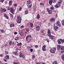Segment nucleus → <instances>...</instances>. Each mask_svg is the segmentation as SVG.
<instances>
[{"mask_svg": "<svg viewBox=\"0 0 64 64\" xmlns=\"http://www.w3.org/2000/svg\"><path fill=\"white\" fill-rule=\"evenodd\" d=\"M4 1V0H0V2H2V3H3Z\"/></svg>", "mask_w": 64, "mask_h": 64, "instance_id": "nucleus-49", "label": "nucleus"}, {"mask_svg": "<svg viewBox=\"0 0 64 64\" xmlns=\"http://www.w3.org/2000/svg\"><path fill=\"white\" fill-rule=\"evenodd\" d=\"M6 17V19H8V18H9V17H8V16H7Z\"/></svg>", "mask_w": 64, "mask_h": 64, "instance_id": "nucleus-56", "label": "nucleus"}, {"mask_svg": "<svg viewBox=\"0 0 64 64\" xmlns=\"http://www.w3.org/2000/svg\"><path fill=\"white\" fill-rule=\"evenodd\" d=\"M20 54L19 56L20 57V58H22H22H25V56L22 54L21 52H20Z\"/></svg>", "mask_w": 64, "mask_h": 64, "instance_id": "nucleus-2", "label": "nucleus"}, {"mask_svg": "<svg viewBox=\"0 0 64 64\" xmlns=\"http://www.w3.org/2000/svg\"><path fill=\"white\" fill-rule=\"evenodd\" d=\"M36 64H40V63L39 62H36Z\"/></svg>", "mask_w": 64, "mask_h": 64, "instance_id": "nucleus-64", "label": "nucleus"}, {"mask_svg": "<svg viewBox=\"0 0 64 64\" xmlns=\"http://www.w3.org/2000/svg\"><path fill=\"white\" fill-rule=\"evenodd\" d=\"M59 24V22L58 21L56 23V24L57 25V24Z\"/></svg>", "mask_w": 64, "mask_h": 64, "instance_id": "nucleus-36", "label": "nucleus"}, {"mask_svg": "<svg viewBox=\"0 0 64 64\" xmlns=\"http://www.w3.org/2000/svg\"><path fill=\"white\" fill-rule=\"evenodd\" d=\"M14 64H19V62H17V63H16V62H14L13 63Z\"/></svg>", "mask_w": 64, "mask_h": 64, "instance_id": "nucleus-46", "label": "nucleus"}, {"mask_svg": "<svg viewBox=\"0 0 64 64\" xmlns=\"http://www.w3.org/2000/svg\"><path fill=\"white\" fill-rule=\"evenodd\" d=\"M54 49L55 51H56V48H54Z\"/></svg>", "mask_w": 64, "mask_h": 64, "instance_id": "nucleus-60", "label": "nucleus"}, {"mask_svg": "<svg viewBox=\"0 0 64 64\" xmlns=\"http://www.w3.org/2000/svg\"><path fill=\"white\" fill-rule=\"evenodd\" d=\"M28 14V11L27 10H26L25 11V14Z\"/></svg>", "mask_w": 64, "mask_h": 64, "instance_id": "nucleus-34", "label": "nucleus"}, {"mask_svg": "<svg viewBox=\"0 0 64 64\" xmlns=\"http://www.w3.org/2000/svg\"><path fill=\"white\" fill-rule=\"evenodd\" d=\"M50 37V38L52 40H53V39H55V37L54 36H51V35H50V36H48Z\"/></svg>", "mask_w": 64, "mask_h": 64, "instance_id": "nucleus-10", "label": "nucleus"}, {"mask_svg": "<svg viewBox=\"0 0 64 64\" xmlns=\"http://www.w3.org/2000/svg\"><path fill=\"white\" fill-rule=\"evenodd\" d=\"M10 27H13V25H12V24H11L10 25Z\"/></svg>", "mask_w": 64, "mask_h": 64, "instance_id": "nucleus-54", "label": "nucleus"}, {"mask_svg": "<svg viewBox=\"0 0 64 64\" xmlns=\"http://www.w3.org/2000/svg\"><path fill=\"white\" fill-rule=\"evenodd\" d=\"M14 35H16V34H17V32H14Z\"/></svg>", "mask_w": 64, "mask_h": 64, "instance_id": "nucleus-48", "label": "nucleus"}, {"mask_svg": "<svg viewBox=\"0 0 64 64\" xmlns=\"http://www.w3.org/2000/svg\"><path fill=\"white\" fill-rule=\"evenodd\" d=\"M53 64H57V62L56 61H54L53 62Z\"/></svg>", "mask_w": 64, "mask_h": 64, "instance_id": "nucleus-38", "label": "nucleus"}, {"mask_svg": "<svg viewBox=\"0 0 64 64\" xmlns=\"http://www.w3.org/2000/svg\"><path fill=\"white\" fill-rule=\"evenodd\" d=\"M53 28L54 29V30H56V31H57V29H58L59 28L57 26H55V24H54V26H53Z\"/></svg>", "mask_w": 64, "mask_h": 64, "instance_id": "nucleus-5", "label": "nucleus"}, {"mask_svg": "<svg viewBox=\"0 0 64 64\" xmlns=\"http://www.w3.org/2000/svg\"><path fill=\"white\" fill-rule=\"evenodd\" d=\"M40 5H42V6H44V3L43 2H41L40 3Z\"/></svg>", "mask_w": 64, "mask_h": 64, "instance_id": "nucleus-29", "label": "nucleus"}, {"mask_svg": "<svg viewBox=\"0 0 64 64\" xmlns=\"http://www.w3.org/2000/svg\"><path fill=\"white\" fill-rule=\"evenodd\" d=\"M38 46L37 45H36L35 46V47L36 48H38Z\"/></svg>", "mask_w": 64, "mask_h": 64, "instance_id": "nucleus-61", "label": "nucleus"}, {"mask_svg": "<svg viewBox=\"0 0 64 64\" xmlns=\"http://www.w3.org/2000/svg\"><path fill=\"white\" fill-rule=\"evenodd\" d=\"M50 30H48V36H51V34H50Z\"/></svg>", "mask_w": 64, "mask_h": 64, "instance_id": "nucleus-16", "label": "nucleus"}, {"mask_svg": "<svg viewBox=\"0 0 64 64\" xmlns=\"http://www.w3.org/2000/svg\"><path fill=\"white\" fill-rule=\"evenodd\" d=\"M53 0H49V3L50 5H51V4H52Z\"/></svg>", "mask_w": 64, "mask_h": 64, "instance_id": "nucleus-17", "label": "nucleus"}, {"mask_svg": "<svg viewBox=\"0 0 64 64\" xmlns=\"http://www.w3.org/2000/svg\"><path fill=\"white\" fill-rule=\"evenodd\" d=\"M31 7H32V5H29V6H28V8H31Z\"/></svg>", "mask_w": 64, "mask_h": 64, "instance_id": "nucleus-42", "label": "nucleus"}, {"mask_svg": "<svg viewBox=\"0 0 64 64\" xmlns=\"http://www.w3.org/2000/svg\"><path fill=\"white\" fill-rule=\"evenodd\" d=\"M2 11H3V12H5L6 11V9L5 8H2Z\"/></svg>", "mask_w": 64, "mask_h": 64, "instance_id": "nucleus-23", "label": "nucleus"}, {"mask_svg": "<svg viewBox=\"0 0 64 64\" xmlns=\"http://www.w3.org/2000/svg\"><path fill=\"white\" fill-rule=\"evenodd\" d=\"M55 19L53 18H52L50 19V21H51V22H54V21H55Z\"/></svg>", "mask_w": 64, "mask_h": 64, "instance_id": "nucleus-11", "label": "nucleus"}, {"mask_svg": "<svg viewBox=\"0 0 64 64\" xmlns=\"http://www.w3.org/2000/svg\"><path fill=\"white\" fill-rule=\"evenodd\" d=\"M60 49L62 50H64V47L63 46H62L60 47Z\"/></svg>", "mask_w": 64, "mask_h": 64, "instance_id": "nucleus-30", "label": "nucleus"}, {"mask_svg": "<svg viewBox=\"0 0 64 64\" xmlns=\"http://www.w3.org/2000/svg\"><path fill=\"white\" fill-rule=\"evenodd\" d=\"M61 53H64V50H62V51L61 52Z\"/></svg>", "mask_w": 64, "mask_h": 64, "instance_id": "nucleus-52", "label": "nucleus"}, {"mask_svg": "<svg viewBox=\"0 0 64 64\" xmlns=\"http://www.w3.org/2000/svg\"><path fill=\"white\" fill-rule=\"evenodd\" d=\"M46 40L47 41V42H49V39H48V38H46Z\"/></svg>", "mask_w": 64, "mask_h": 64, "instance_id": "nucleus-37", "label": "nucleus"}, {"mask_svg": "<svg viewBox=\"0 0 64 64\" xmlns=\"http://www.w3.org/2000/svg\"><path fill=\"white\" fill-rule=\"evenodd\" d=\"M14 7H16V6H17V4H14Z\"/></svg>", "mask_w": 64, "mask_h": 64, "instance_id": "nucleus-55", "label": "nucleus"}, {"mask_svg": "<svg viewBox=\"0 0 64 64\" xmlns=\"http://www.w3.org/2000/svg\"><path fill=\"white\" fill-rule=\"evenodd\" d=\"M58 44H61V42H60V40H58Z\"/></svg>", "mask_w": 64, "mask_h": 64, "instance_id": "nucleus-27", "label": "nucleus"}, {"mask_svg": "<svg viewBox=\"0 0 64 64\" xmlns=\"http://www.w3.org/2000/svg\"><path fill=\"white\" fill-rule=\"evenodd\" d=\"M57 26H58L59 27H61V25L60 24H57L56 25Z\"/></svg>", "mask_w": 64, "mask_h": 64, "instance_id": "nucleus-26", "label": "nucleus"}, {"mask_svg": "<svg viewBox=\"0 0 64 64\" xmlns=\"http://www.w3.org/2000/svg\"><path fill=\"white\" fill-rule=\"evenodd\" d=\"M46 10L50 14H51L52 13V10H49V9L48 8H47L46 9Z\"/></svg>", "mask_w": 64, "mask_h": 64, "instance_id": "nucleus-6", "label": "nucleus"}, {"mask_svg": "<svg viewBox=\"0 0 64 64\" xmlns=\"http://www.w3.org/2000/svg\"><path fill=\"white\" fill-rule=\"evenodd\" d=\"M60 40L61 42H62V43H63V42L64 43V39L63 40H62V39H60Z\"/></svg>", "mask_w": 64, "mask_h": 64, "instance_id": "nucleus-31", "label": "nucleus"}, {"mask_svg": "<svg viewBox=\"0 0 64 64\" xmlns=\"http://www.w3.org/2000/svg\"><path fill=\"white\" fill-rule=\"evenodd\" d=\"M26 32H28L29 31V29L27 28L26 29Z\"/></svg>", "mask_w": 64, "mask_h": 64, "instance_id": "nucleus-41", "label": "nucleus"}, {"mask_svg": "<svg viewBox=\"0 0 64 64\" xmlns=\"http://www.w3.org/2000/svg\"><path fill=\"white\" fill-rule=\"evenodd\" d=\"M17 45L18 46H22V43L21 42L18 43L17 44Z\"/></svg>", "mask_w": 64, "mask_h": 64, "instance_id": "nucleus-24", "label": "nucleus"}, {"mask_svg": "<svg viewBox=\"0 0 64 64\" xmlns=\"http://www.w3.org/2000/svg\"><path fill=\"white\" fill-rule=\"evenodd\" d=\"M30 52H32V51H33V49H30Z\"/></svg>", "mask_w": 64, "mask_h": 64, "instance_id": "nucleus-53", "label": "nucleus"}, {"mask_svg": "<svg viewBox=\"0 0 64 64\" xmlns=\"http://www.w3.org/2000/svg\"><path fill=\"white\" fill-rule=\"evenodd\" d=\"M0 31L1 32V33H3L4 32V30H0Z\"/></svg>", "mask_w": 64, "mask_h": 64, "instance_id": "nucleus-28", "label": "nucleus"}, {"mask_svg": "<svg viewBox=\"0 0 64 64\" xmlns=\"http://www.w3.org/2000/svg\"><path fill=\"white\" fill-rule=\"evenodd\" d=\"M27 48L28 49H29V48H31V47L29 46L27 47Z\"/></svg>", "mask_w": 64, "mask_h": 64, "instance_id": "nucleus-63", "label": "nucleus"}, {"mask_svg": "<svg viewBox=\"0 0 64 64\" xmlns=\"http://www.w3.org/2000/svg\"><path fill=\"white\" fill-rule=\"evenodd\" d=\"M55 6L56 7V8H58L59 7V6H58V5H57V4H56V5Z\"/></svg>", "mask_w": 64, "mask_h": 64, "instance_id": "nucleus-44", "label": "nucleus"}, {"mask_svg": "<svg viewBox=\"0 0 64 64\" xmlns=\"http://www.w3.org/2000/svg\"><path fill=\"white\" fill-rule=\"evenodd\" d=\"M45 32V30L44 29H42L40 30V33H43Z\"/></svg>", "mask_w": 64, "mask_h": 64, "instance_id": "nucleus-15", "label": "nucleus"}, {"mask_svg": "<svg viewBox=\"0 0 64 64\" xmlns=\"http://www.w3.org/2000/svg\"><path fill=\"white\" fill-rule=\"evenodd\" d=\"M10 8L9 7H8V10H10Z\"/></svg>", "mask_w": 64, "mask_h": 64, "instance_id": "nucleus-57", "label": "nucleus"}, {"mask_svg": "<svg viewBox=\"0 0 64 64\" xmlns=\"http://www.w3.org/2000/svg\"><path fill=\"white\" fill-rule=\"evenodd\" d=\"M33 25V23H30V26H31V27H32Z\"/></svg>", "mask_w": 64, "mask_h": 64, "instance_id": "nucleus-35", "label": "nucleus"}, {"mask_svg": "<svg viewBox=\"0 0 64 64\" xmlns=\"http://www.w3.org/2000/svg\"><path fill=\"white\" fill-rule=\"evenodd\" d=\"M27 4L28 5H29L31 4V1L28 0L27 2Z\"/></svg>", "mask_w": 64, "mask_h": 64, "instance_id": "nucleus-21", "label": "nucleus"}, {"mask_svg": "<svg viewBox=\"0 0 64 64\" xmlns=\"http://www.w3.org/2000/svg\"><path fill=\"white\" fill-rule=\"evenodd\" d=\"M50 8L51 9H52V10H53V8H54V7H51Z\"/></svg>", "mask_w": 64, "mask_h": 64, "instance_id": "nucleus-50", "label": "nucleus"}, {"mask_svg": "<svg viewBox=\"0 0 64 64\" xmlns=\"http://www.w3.org/2000/svg\"><path fill=\"white\" fill-rule=\"evenodd\" d=\"M62 60L64 61V55H63L62 56Z\"/></svg>", "mask_w": 64, "mask_h": 64, "instance_id": "nucleus-33", "label": "nucleus"}, {"mask_svg": "<svg viewBox=\"0 0 64 64\" xmlns=\"http://www.w3.org/2000/svg\"><path fill=\"white\" fill-rule=\"evenodd\" d=\"M0 57H3V54H0Z\"/></svg>", "mask_w": 64, "mask_h": 64, "instance_id": "nucleus-58", "label": "nucleus"}, {"mask_svg": "<svg viewBox=\"0 0 64 64\" xmlns=\"http://www.w3.org/2000/svg\"><path fill=\"white\" fill-rule=\"evenodd\" d=\"M60 48H61L60 46V45H58L57 46V49H58V50H59L60 49Z\"/></svg>", "mask_w": 64, "mask_h": 64, "instance_id": "nucleus-19", "label": "nucleus"}, {"mask_svg": "<svg viewBox=\"0 0 64 64\" xmlns=\"http://www.w3.org/2000/svg\"><path fill=\"white\" fill-rule=\"evenodd\" d=\"M62 2L61 0H60L58 2V4L59 6H60L62 4Z\"/></svg>", "mask_w": 64, "mask_h": 64, "instance_id": "nucleus-7", "label": "nucleus"}, {"mask_svg": "<svg viewBox=\"0 0 64 64\" xmlns=\"http://www.w3.org/2000/svg\"><path fill=\"white\" fill-rule=\"evenodd\" d=\"M12 1L10 0L9 2V4L10 6H11L12 5Z\"/></svg>", "mask_w": 64, "mask_h": 64, "instance_id": "nucleus-22", "label": "nucleus"}, {"mask_svg": "<svg viewBox=\"0 0 64 64\" xmlns=\"http://www.w3.org/2000/svg\"><path fill=\"white\" fill-rule=\"evenodd\" d=\"M19 36H18L16 37L15 38V40H19Z\"/></svg>", "mask_w": 64, "mask_h": 64, "instance_id": "nucleus-18", "label": "nucleus"}, {"mask_svg": "<svg viewBox=\"0 0 64 64\" xmlns=\"http://www.w3.org/2000/svg\"><path fill=\"white\" fill-rule=\"evenodd\" d=\"M17 19H18V20L17 21V23H21V16H18Z\"/></svg>", "mask_w": 64, "mask_h": 64, "instance_id": "nucleus-1", "label": "nucleus"}, {"mask_svg": "<svg viewBox=\"0 0 64 64\" xmlns=\"http://www.w3.org/2000/svg\"><path fill=\"white\" fill-rule=\"evenodd\" d=\"M12 44V42H10L9 43V45L10 46H11Z\"/></svg>", "mask_w": 64, "mask_h": 64, "instance_id": "nucleus-43", "label": "nucleus"}, {"mask_svg": "<svg viewBox=\"0 0 64 64\" xmlns=\"http://www.w3.org/2000/svg\"><path fill=\"white\" fill-rule=\"evenodd\" d=\"M45 48H46V46L44 45L42 46V49L44 51H46V49Z\"/></svg>", "mask_w": 64, "mask_h": 64, "instance_id": "nucleus-8", "label": "nucleus"}, {"mask_svg": "<svg viewBox=\"0 0 64 64\" xmlns=\"http://www.w3.org/2000/svg\"><path fill=\"white\" fill-rule=\"evenodd\" d=\"M7 16H6V14H4V16H5V17H6Z\"/></svg>", "mask_w": 64, "mask_h": 64, "instance_id": "nucleus-62", "label": "nucleus"}, {"mask_svg": "<svg viewBox=\"0 0 64 64\" xmlns=\"http://www.w3.org/2000/svg\"><path fill=\"white\" fill-rule=\"evenodd\" d=\"M62 26H64V20H63L62 22Z\"/></svg>", "mask_w": 64, "mask_h": 64, "instance_id": "nucleus-32", "label": "nucleus"}, {"mask_svg": "<svg viewBox=\"0 0 64 64\" xmlns=\"http://www.w3.org/2000/svg\"><path fill=\"white\" fill-rule=\"evenodd\" d=\"M19 33L21 36H22L24 35V34H23V32L22 31H21L20 32H19Z\"/></svg>", "mask_w": 64, "mask_h": 64, "instance_id": "nucleus-13", "label": "nucleus"}, {"mask_svg": "<svg viewBox=\"0 0 64 64\" xmlns=\"http://www.w3.org/2000/svg\"><path fill=\"white\" fill-rule=\"evenodd\" d=\"M13 54L16 56H18L19 55V53H18V51H17V50H16V52H13Z\"/></svg>", "mask_w": 64, "mask_h": 64, "instance_id": "nucleus-3", "label": "nucleus"}, {"mask_svg": "<svg viewBox=\"0 0 64 64\" xmlns=\"http://www.w3.org/2000/svg\"><path fill=\"white\" fill-rule=\"evenodd\" d=\"M10 12H11V13H12V14H14V13L13 12H14V8H13L12 7H11L10 8Z\"/></svg>", "mask_w": 64, "mask_h": 64, "instance_id": "nucleus-4", "label": "nucleus"}, {"mask_svg": "<svg viewBox=\"0 0 64 64\" xmlns=\"http://www.w3.org/2000/svg\"><path fill=\"white\" fill-rule=\"evenodd\" d=\"M50 52L51 53H55V50L53 49H51L50 50Z\"/></svg>", "mask_w": 64, "mask_h": 64, "instance_id": "nucleus-9", "label": "nucleus"}, {"mask_svg": "<svg viewBox=\"0 0 64 64\" xmlns=\"http://www.w3.org/2000/svg\"><path fill=\"white\" fill-rule=\"evenodd\" d=\"M40 18V14H38L36 16L37 19H39Z\"/></svg>", "mask_w": 64, "mask_h": 64, "instance_id": "nucleus-20", "label": "nucleus"}, {"mask_svg": "<svg viewBox=\"0 0 64 64\" xmlns=\"http://www.w3.org/2000/svg\"><path fill=\"white\" fill-rule=\"evenodd\" d=\"M32 36H31L30 35H28L26 37V40H28V37H31Z\"/></svg>", "mask_w": 64, "mask_h": 64, "instance_id": "nucleus-14", "label": "nucleus"}, {"mask_svg": "<svg viewBox=\"0 0 64 64\" xmlns=\"http://www.w3.org/2000/svg\"><path fill=\"white\" fill-rule=\"evenodd\" d=\"M10 17H12V18H13V14H10Z\"/></svg>", "mask_w": 64, "mask_h": 64, "instance_id": "nucleus-40", "label": "nucleus"}, {"mask_svg": "<svg viewBox=\"0 0 64 64\" xmlns=\"http://www.w3.org/2000/svg\"><path fill=\"white\" fill-rule=\"evenodd\" d=\"M56 0H54L53 2V3H56Z\"/></svg>", "mask_w": 64, "mask_h": 64, "instance_id": "nucleus-47", "label": "nucleus"}, {"mask_svg": "<svg viewBox=\"0 0 64 64\" xmlns=\"http://www.w3.org/2000/svg\"><path fill=\"white\" fill-rule=\"evenodd\" d=\"M22 10V7H20V8H19V10L20 11H21Z\"/></svg>", "mask_w": 64, "mask_h": 64, "instance_id": "nucleus-51", "label": "nucleus"}, {"mask_svg": "<svg viewBox=\"0 0 64 64\" xmlns=\"http://www.w3.org/2000/svg\"><path fill=\"white\" fill-rule=\"evenodd\" d=\"M5 53L6 54H8V52L7 51H6L5 52Z\"/></svg>", "mask_w": 64, "mask_h": 64, "instance_id": "nucleus-45", "label": "nucleus"}, {"mask_svg": "<svg viewBox=\"0 0 64 64\" xmlns=\"http://www.w3.org/2000/svg\"><path fill=\"white\" fill-rule=\"evenodd\" d=\"M21 28H24V26H20Z\"/></svg>", "mask_w": 64, "mask_h": 64, "instance_id": "nucleus-59", "label": "nucleus"}, {"mask_svg": "<svg viewBox=\"0 0 64 64\" xmlns=\"http://www.w3.org/2000/svg\"><path fill=\"white\" fill-rule=\"evenodd\" d=\"M5 57L6 58L7 60L9 59V56H8V55H7Z\"/></svg>", "mask_w": 64, "mask_h": 64, "instance_id": "nucleus-25", "label": "nucleus"}, {"mask_svg": "<svg viewBox=\"0 0 64 64\" xmlns=\"http://www.w3.org/2000/svg\"><path fill=\"white\" fill-rule=\"evenodd\" d=\"M40 28V27L39 26H37L36 27V30L38 31H39Z\"/></svg>", "mask_w": 64, "mask_h": 64, "instance_id": "nucleus-12", "label": "nucleus"}, {"mask_svg": "<svg viewBox=\"0 0 64 64\" xmlns=\"http://www.w3.org/2000/svg\"><path fill=\"white\" fill-rule=\"evenodd\" d=\"M35 56H34V55H33L32 56V58L33 59H34V58H35Z\"/></svg>", "mask_w": 64, "mask_h": 64, "instance_id": "nucleus-39", "label": "nucleus"}]
</instances>
